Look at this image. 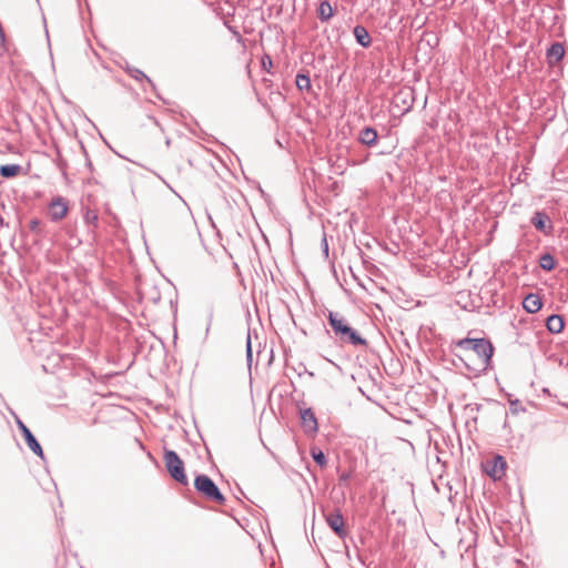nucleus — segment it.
Listing matches in <instances>:
<instances>
[{"mask_svg": "<svg viewBox=\"0 0 568 568\" xmlns=\"http://www.w3.org/2000/svg\"><path fill=\"white\" fill-rule=\"evenodd\" d=\"M163 459L170 477L182 486L189 485V478L185 473L184 462L173 449L164 448Z\"/></svg>", "mask_w": 568, "mask_h": 568, "instance_id": "nucleus-4", "label": "nucleus"}, {"mask_svg": "<svg viewBox=\"0 0 568 568\" xmlns=\"http://www.w3.org/2000/svg\"><path fill=\"white\" fill-rule=\"evenodd\" d=\"M508 400H509V412L513 415H517L519 413H525L526 408L521 405L520 400L518 398H510L511 395L507 394Z\"/></svg>", "mask_w": 568, "mask_h": 568, "instance_id": "nucleus-27", "label": "nucleus"}, {"mask_svg": "<svg viewBox=\"0 0 568 568\" xmlns=\"http://www.w3.org/2000/svg\"><path fill=\"white\" fill-rule=\"evenodd\" d=\"M275 357H267L266 362L264 363L265 368H268L272 366Z\"/></svg>", "mask_w": 568, "mask_h": 568, "instance_id": "nucleus-35", "label": "nucleus"}, {"mask_svg": "<svg viewBox=\"0 0 568 568\" xmlns=\"http://www.w3.org/2000/svg\"><path fill=\"white\" fill-rule=\"evenodd\" d=\"M285 358V366L287 368H292L298 376H302L303 374H307L311 377H314V372L308 371L306 365L298 361L296 363L290 362V359H293L294 357H284Z\"/></svg>", "mask_w": 568, "mask_h": 568, "instance_id": "nucleus-19", "label": "nucleus"}, {"mask_svg": "<svg viewBox=\"0 0 568 568\" xmlns=\"http://www.w3.org/2000/svg\"><path fill=\"white\" fill-rule=\"evenodd\" d=\"M327 323L334 334V337L341 344L352 346L366 345V339L357 329L352 327L346 318L337 312L328 311Z\"/></svg>", "mask_w": 568, "mask_h": 568, "instance_id": "nucleus-1", "label": "nucleus"}, {"mask_svg": "<svg viewBox=\"0 0 568 568\" xmlns=\"http://www.w3.org/2000/svg\"><path fill=\"white\" fill-rule=\"evenodd\" d=\"M316 13L321 22H327L334 17L335 9L332 7L328 0H320Z\"/></svg>", "mask_w": 568, "mask_h": 568, "instance_id": "nucleus-14", "label": "nucleus"}, {"mask_svg": "<svg viewBox=\"0 0 568 568\" xmlns=\"http://www.w3.org/2000/svg\"><path fill=\"white\" fill-rule=\"evenodd\" d=\"M546 327L552 334L562 332L565 327V318L559 314H551L546 318Z\"/></svg>", "mask_w": 568, "mask_h": 568, "instance_id": "nucleus-16", "label": "nucleus"}, {"mask_svg": "<svg viewBox=\"0 0 568 568\" xmlns=\"http://www.w3.org/2000/svg\"><path fill=\"white\" fill-rule=\"evenodd\" d=\"M559 405L568 409V403L559 402Z\"/></svg>", "mask_w": 568, "mask_h": 568, "instance_id": "nucleus-42", "label": "nucleus"}, {"mask_svg": "<svg viewBox=\"0 0 568 568\" xmlns=\"http://www.w3.org/2000/svg\"><path fill=\"white\" fill-rule=\"evenodd\" d=\"M323 358L326 359L327 363H329V364L336 366V368L341 369V367L337 364H335L333 361H331L327 356H324Z\"/></svg>", "mask_w": 568, "mask_h": 568, "instance_id": "nucleus-37", "label": "nucleus"}, {"mask_svg": "<svg viewBox=\"0 0 568 568\" xmlns=\"http://www.w3.org/2000/svg\"><path fill=\"white\" fill-rule=\"evenodd\" d=\"M557 261L552 254L546 252L539 256V267L545 272H551L556 268Z\"/></svg>", "mask_w": 568, "mask_h": 568, "instance_id": "nucleus-20", "label": "nucleus"}, {"mask_svg": "<svg viewBox=\"0 0 568 568\" xmlns=\"http://www.w3.org/2000/svg\"><path fill=\"white\" fill-rule=\"evenodd\" d=\"M85 219H87V221H88V222H92V216H90V213H88V214L85 215Z\"/></svg>", "mask_w": 568, "mask_h": 568, "instance_id": "nucleus-40", "label": "nucleus"}, {"mask_svg": "<svg viewBox=\"0 0 568 568\" xmlns=\"http://www.w3.org/2000/svg\"><path fill=\"white\" fill-rule=\"evenodd\" d=\"M245 355H253V347H252L250 331H247V335H246V354Z\"/></svg>", "mask_w": 568, "mask_h": 568, "instance_id": "nucleus-31", "label": "nucleus"}, {"mask_svg": "<svg viewBox=\"0 0 568 568\" xmlns=\"http://www.w3.org/2000/svg\"><path fill=\"white\" fill-rule=\"evenodd\" d=\"M535 374L538 376V374L541 372V367L537 364L534 365Z\"/></svg>", "mask_w": 568, "mask_h": 568, "instance_id": "nucleus-38", "label": "nucleus"}, {"mask_svg": "<svg viewBox=\"0 0 568 568\" xmlns=\"http://www.w3.org/2000/svg\"><path fill=\"white\" fill-rule=\"evenodd\" d=\"M126 72L131 78L135 79L136 81H146L149 85L152 88V90L155 91L156 87L154 82L142 70L134 67H128Z\"/></svg>", "mask_w": 568, "mask_h": 568, "instance_id": "nucleus-22", "label": "nucleus"}, {"mask_svg": "<svg viewBox=\"0 0 568 568\" xmlns=\"http://www.w3.org/2000/svg\"><path fill=\"white\" fill-rule=\"evenodd\" d=\"M295 84L300 91H308L312 88L308 72H298L295 78Z\"/></svg>", "mask_w": 568, "mask_h": 568, "instance_id": "nucleus-24", "label": "nucleus"}, {"mask_svg": "<svg viewBox=\"0 0 568 568\" xmlns=\"http://www.w3.org/2000/svg\"><path fill=\"white\" fill-rule=\"evenodd\" d=\"M69 202L63 196H55L49 203V214L52 222H59L67 216Z\"/></svg>", "mask_w": 568, "mask_h": 568, "instance_id": "nucleus-6", "label": "nucleus"}, {"mask_svg": "<svg viewBox=\"0 0 568 568\" xmlns=\"http://www.w3.org/2000/svg\"><path fill=\"white\" fill-rule=\"evenodd\" d=\"M310 454L317 466H320L321 468L327 466V457L321 448L314 446L311 448Z\"/></svg>", "mask_w": 568, "mask_h": 568, "instance_id": "nucleus-25", "label": "nucleus"}, {"mask_svg": "<svg viewBox=\"0 0 568 568\" xmlns=\"http://www.w3.org/2000/svg\"><path fill=\"white\" fill-rule=\"evenodd\" d=\"M301 426L305 434H316L318 432V422L314 410L308 408L300 409Z\"/></svg>", "mask_w": 568, "mask_h": 568, "instance_id": "nucleus-8", "label": "nucleus"}, {"mask_svg": "<svg viewBox=\"0 0 568 568\" xmlns=\"http://www.w3.org/2000/svg\"><path fill=\"white\" fill-rule=\"evenodd\" d=\"M456 346L465 352H474L476 355H494L495 347L486 337H465L456 342Z\"/></svg>", "mask_w": 568, "mask_h": 568, "instance_id": "nucleus-5", "label": "nucleus"}, {"mask_svg": "<svg viewBox=\"0 0 568 568\" xmlns=\"http://www.w3.org/2000/svg\"><path fill=\"white\" fill-rule=\"evenodd\" d=\"M13 415H14L17 427H18V429H20V427L24 426L26 424L21 420V418L18 415H16L14 413H13Z\"/></svg>", "mask_w": 568, "mask_h": 568, "instance_id": "nucleus-34", "label": "nucleus"}, {"mask_svg": "<svg viewBox=\"0 0 568 568\" xmlns=\"http://www.w3.org/2000/svg\"><path fill=\"white\" fill-rule=\"evenodd\" d=\"M27 446L30 448V450L38 456L41 460L45 462V455L43 452L42 446L40 445L37 437L31 433L30 435H27V437L23 438Z\"/></svg>", "mask_w": 568, "mask_h": 568, "instance_id": "nucleus-17", "label": "nucleus"}, {"mask_svg": "<svg viewBox=\"0 0 568 568\" xmlns=\"http://www.w3.org/2000/svg\"><path fill=\"white\" fill-rule=\"evenodd\" d=\"M377 359L381 361V363L385 366L387 363H389L390 365H393L394 362H396V365H395V368L396 369H403V366L404 364H406V359L408 361H413L414 363H417V358L416 357H400V356H397V357H376Z\"/></svg>", "mask_w": 568, "mask_h": 568, "instance_id": "nucleus-23", "label": "nucleus"}, {"mask_svg": "<svg viewBox=\"0 0 568 568\" xmlns=\"http://www.w3.org/2000/svg\"><path fill=\"white\" fill-rule=\"evenodd\" d=\"M558 364L559 366H568V359L565 361V357H559V361H558Z\"/></svg>", "mask_w": 568, "mask_h": 568, "instance_id": "nucleus-36", "label": "nucleus"}, {"mask_svg": "<svg viewBox=\"0 0 568 568\" xmlns=\"http://www.w3.org/2000/svg\"><path fill=\"white\" fill-rule=\"evenodd\" d=\"M351 478H352V471L342 473L338 477L339 485L346 486Z\"/></svg>", "mask_w": 568, "mask_h": 568, "instance_id": "nucleus-29", "label": "nucleus"}, {"mask_svg": "<svg viewBox=\"0 0 568 568\" xmlns=\"http://www.w3.org/2000/svg\"><path fill=\"white\" fill-rule=\"evenodd\" d=\"M258 361H260V357H246L247 369H248L251 377H252L253 367H254L255 372H257Z\"/></svg>", "mask_w": 568, "mask_h": 568, "instance_id": "nucleus-28", "label": "nucleus"}, {"mask_svg": "<svg viewBox=\"0 0 568 568\" xmlns=\"http://www.w3.org/2000/svg\"><path fill=\"white\" fill-rule=\"evenodd\" d=\"M555 357H551V356H548L546 357V361H545V364H548L551 359H554Z\"/></svg>", "mask_w": 568, "mask_h": 568, "instance_id": "nucleus-41", "label": "nucleus"}, {"mask_svg": "<svg viewBox=\"0 0 568 568\" xmlns=\"http://www.w3.org/2000/svg\"><path fill=\"white\" fill-rule=\"evenodd\" d=\"M353 34H354L356 42L361 47H363L365 49L371 47L372 38H371L369 32L367 31V29L364 26H362V24L355 26L353 29Z\"/></svg>", "mask_w": 568, "mask_h": 568, "instance_id": "nucleus-15", "label": "nucleus"}, {"mask_svg": "<svg viewBox=\"0 0 568 568\" xmlns=\"http://www.w3.org/2000/svg\"><path fill=\"white\" fill-rule=\"evenodd\" d=\"M566 48L562 42H552L546 50V59L550 67L557 65L565 57Z\"/></svg>", "mask_w": 568, "mask_h": 568, "instance_id": "nucleus-11", "label": "nucleus"}, {"mask_svg": "<svg viewBox=\"0 0 568 568\" xmlns=\"http://www.w3.org/2000/svg\"><path fill=\"white\" fill-rule=\"evenodd\" d=\"M542 393H544L545 395H547V396H551V393H550L549 388H547V387H544V388H542Z\"/></svg>", "mask_w": 568, "mask_h": 568, "instance_id": "nucleus-39", "label": "nucleus"}, {"mask_svg": "<svg viewBox=\"0 0 568 568\" xmlns=\"http://www.w3.org/2000/svg\"><path fill=\"white\" fill-rule=\"evenodd\" d=\"M140 353H144V346H141Z\"/></svg>", "mask_w": 568, "mask_h": 568, "instance_id": "nucleus-43", "label": "nucleus"}, {"mask_svg": "<svg viewBox=\"0 0 568 568\" xmlns=\"http://www.w3.org/2000/svg\"><path fill=\"white\" fill-rule=\"evenodd\" d=\"M507 468V462L501 455H496L491 460H488L485 466V471L494 480L500 479Z\"/></svg>", "mask_w": 568, "mask_h": 568, "instance_id": "nucleus-9", "label": "nucleus"}, {"mask_svg": "<svg viewBox=\"0 0 568 568\" xmlns=\"http://www.w3.org/2000/svg\"><path fill=\"white\" fill-rule=\"evenodd\" d=\"M378 132L375 128L366 125L359 130L357 141L367 148L376 146L378 143Z\"/></svg>", "mask_w": 568, "mask_h": 568, "instance_id": "nucleus-12", "label": "nucleus"}, {"mask_svg": "<svg viewBox=\"0 0 568 568\" xmlns=\"http://www.w3.org/2000/svg\"><path fill=\"white\" fill-rule=\"evenodd\" d=\"M321 247H322V252H323L324 256L328 257L329 248H328V243H327V239H326L325 234L321 241Z\"/></svg>", "mask_w": 568, "mask_h": 568, "instance_id": "nucleus-30", "label": "nucleus"}, {"mask_svg": "<svg viewBox=\"0 0 568 568\" xmlns=\"http://www.w3.org/2000/svg\"><path fill=\"white\" fill-rule=\"evenodd\" d=\"M263 69L268 71V68L272 67V59L268 55H264L262 59Z\"/></svg>", "mask_w": 568, "mask_h": 568, "instance_id": "nucleus-32", "label": "nucleus"}, {"mask_svg": "<svg viewBox=\"0 0 568 568\" xmlns=\"http://www.w3.org/2000/svg\"><path fill=\"white\" fill-rule=\"evenodd\" d=\"M326 521L336 536L339 538L347 536L344 517L339 510L331 513L328 516H326Z\"/></svg>", "mask_w": 568, "mask_h": 568, "instance_id": "nucleus-10", "label": "nucleus"}, {"mask_svg": "<svg viewBox=\"0 0 568 568\" xmlns=\"http://www.w3.org/2000/svg\"><path fill=\"white\" fill-rule=\"evenodd\" d=\"M19 432L21 433V436L24 438L27 437V435H30L32 432L30 430V428L24 425V426H21Z\"/></svg>", "mask_w": 568, "mask_h": 568, "instance_id": "nucleus-33", "label": "nucleus"}, {"mask_svg": "<svg viewBox=\"0 0 568 568\" xmlns=\"http://www.w3.org/2000/svg\"><path fill=\"white\" fill-rule=\"evenodd\" d=\"M0 224L3 225V219L0 216Z\"/></svg>", "mask_w": 568, "mask_h": 568, "instance_id": "nucleus-44", "label": "nucleus"}, {"mask_svg": "<svg viewBox=\"0 0 568 568\" xmlns=\"http://www.w3.org/2000/svg\"><path fill=\"white\" fill-rule=\"evenodd\" d=\"M22 166L20 164L10 163L0 166V175L4 179H12L20 174Z\"/></svg>", "mask_w": 568, "mask_h": 568, "instance_id": "nucleus-21", "label": "nucleus"}, {"mask_svg": "<svg viewBox=\"0 0 568 568\" xmlns=\"http://www.w3.org/2000/svg\"><path fill=\"white\" fill-rule=\"evenodd\" d=\"M44 226L45 224L38 217H33L29 222V230L40 237L45 235Z\"/></svg>", "mask_w": 568, "mask_h": 568, "instance_id": "nucleus-26", "label": "nucleus"}, {"mask_svg": "<svg viewBox=\"0 0 568 568\" xmlns=\"http://www.w3.org/2000/svg\"><path fill=\"white\" fill-rule=\"evenodd\" d=\"M195 490L206 500L223 505L225 496L215 481L206 474H197L194 478Z\"/></svg>", "mask_w": 568, "mask_h": 568, "instance_id": "nucleus-3", "label": "nucleus"}, {"mask_svg": "<svg viewBox=\"0 0 568 568\" xmlns=\"http://www.w3.org/2000/svg\"><path fill=\"white\" fill-rule=\"evenodd\" d=\"M45 359H47V363L41 364L43 372H45V373L50 372V373L54 374L58 372L61 363H64L65 359L71 362L73 359V357H45Z\"/></svg>", "mask_w": 568, "mask_h": 568, "instance_id": "nucleus-18", "label": "nucleus"}, {"mask_svg": "<svg viewBox=\"0 0 568 568\" xmlns=\"http://www.w3.org/2000/svg\"><path fill=\"white\" fill-rule=\"evenodd\" d=\"M542 307V300L536 293H529L523 301V308L530 314L537 313Z\"/></svg>", "mask_w": 568, "mask_h": 568, "instance_id": "nucleus-13", "label": "nucleus"}, {"mask_svg": "<svg viewBox=\"0 0 568 568\" xmlns=\"http://www.w3.org/2000/svg\"><path fill=\"white\" fill-rule=\"evenodd\" d=\"M530 223L542 234L547 236L552 235L554 224L550 216L545 211H536L530 219Z\"/></svg>", "mask_w": 568, "mask_h": 568, "instance_id": "nucleus-7", "label": "nucleus"}, {"mask_svg": "<svg viewBox=\"0 0 568 568\" xmlns=\"http://www.w3.org/2000/svg\"><path fill=\"white\" fill-rule=\"evenodd\" d=\"M443 363H450L467 378L479 377L493 367V357H438Z\"/></svg>", "mask_w": 568, "mask_h": 568, "instance_id": "nucleus-2", "label": "nucleus"}]
</instances>
